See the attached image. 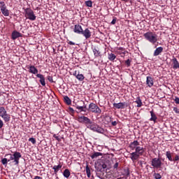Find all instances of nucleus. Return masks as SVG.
Segmentation results:
<instances>
[{
  "label": "nucleus",
  "mask_w": 179,
  "mask_h": 179,
  "mask_svg": "<svg viewBox=\"0 0 179 179\" xmlns=\"http://www.w3.org/2000/svg\"><path fill=\"white\" fill-rule=\"evenodd\" d=\"M145 150H146V148H144L143 147H141L138 145L135 149V152L130 154V159L132 160V162L138 160V159H139L141 156H143Z\"/></svg>",
  "instance_id": "obj_1"
},
{
  "label": "nucleus",
  "mask_w": 179,
  "mask_h": 179,
  "mask_svg": "<svg viewBox=\"0 0 179 179\" xmlns=\"http://www.w3.org/2000/svg\"><path fill=\"white\" fill-rule=\"evenodd\" d=\"M143 37L147 40V41L151 43V44H156V43H157L158 39L156 32L148 31L143 34Z\"/></svg>",
  "instance_id": "obj_2"
},
{
  "label": "nucleus",
  "mask_w": 179,
  "mask_h": 179,
  "mask_svg": "<svg viewBox=\"0 0 179 179\" xmlns=\"http://www.w3.org/2000/svg\"><path fill=\"white\" fill-rule=\"evenodd\" d=\"M6 156H10V159H8V162L13 161V163H14L15 166H19V160H20V158L22 157V154L19 152H15L13 155H6L5 157Z\"/></svg>",
  "instance_id": "obj_3"
},
{
  "label": "nucleus",
  "mask_w": 179,
  "mask_h": 179,
  "mask_svg": "<svg viewBox=\"0 0 179 179\" xmlns=\"http://www.w3.org/2000/svg\"><path fill=\"white\" fill-rule=\"evenodd\" d=\"M108 167V162L107 161H101L98 163V166L95 167L97 173L96 174H101L106 173V169Z\"/></svg>",
  "instance_id": "obj_4"
},
{
  "label": "nucleus",
  "mask_w": 179,
  "mask_h": 179,
  "mask_svg": "<svg viewBox=\"0 0 179 179\" xmlns=\"http://www.w3.org/2000/svg\"><path fill=\"white\" fill-rule=\"evenodd\" d=\"M24 16L26 19H29V20H31L32 22H34L36 19H37V17L34 14V11L31 10L30 8H27L24 9Z\"/></svg>",
  "instance_id": "obj_5"
},
{
  "label": "nucleus",
  "mask_w": 179,
  "mask_h": 179,
  "mask_svg": "<svg viewBox=\"0 0 179 179\" xmlns=\"http://www.w3.org/2000/svg\"><path fill=\"white\" fill-rule=\"evenodd\" d=\"M0 117L3 118L4 122H9L10 121V115L8 114L5 107H0Z\"/></svg>",
  "instance_id": "obj_6"
},
{
  "label": "nucleus",
  "mask_w": 179,
  "mask_h": 179,
  "mask_svg": "<svg viewBox=\"0 0 179 179\" xmlns=\"http://www.w3.org/2000/svg\"><path fill=\"white\" fill-rule=\"evenodd\" d=\"M77 121H78V122H80V124H85L87 128V127H89V125H91V124H92L93 122L89 117L85 115L78 116Z\"/></svg>",
  "instance_id": "obj_7"
},
{
  "label": "nucleus",
  "mask_w": 179,
  "mask_h": 179,
  "mask_svg": "<svg viewBox=\"0 0 179 179\" xmlns=\"http://www.w3.org/2000/svg\"><path fill=\"white\" fill-rule=\"evenodd\" d=\"M87 128L89 129H91V131H93L94 132H97L98 134H104V129L100 127L94 122H92V124H91V125L87 126Z\"/></svg>",
  "instance_id": "obj_8"
},
{
  "label": "nucleus",
  "mask_w": 179,
  "mask_h": 179,
  "mask_svg": "<svg viewBox=\"0 0 179 179\" xmlns=\"http://www.w3.org/2000/svg\"><path fill=\"white\" fill-rule=\"evenodd\" d=\"M151 166H153L154 169H162V166H163V162H162V159L160 157L153 158L151 160Z\"/></svg>",
  "instance_id": "obj_9"
},
{
  "label": "nucleus",
  "mask_w": 179,
  "mask_h": 179,
  "mask_svg": "<svg viewBox=\"0 0 179 179\" xmlns=\"http://www.w3.org/2000/svg\"><path fill=\"white\" fill-rule=\"evenodd\" d=\"M90 113H94L95 114H101V109L96 103H91L88 108Z\"/></svg>",
  "instance_id": "obj_10"
},
{
  "label": "nucleus",
  "mask_w": 179,
  "mask_h": 179,
  "mask_svg": "<svg viewBox=\"0 0 179 179\" xmlns=\"http://www.w3.org/2000/svg\"><path fill=\"white\" fill-rule=\"evenodd\" d=\"M1 12L3 16H9V10L6 8V4L4 1H0Z\"/></svg>",
  "instance_id": "obj_11"
},
{
  "label": "nucleus",
  "mask_w": 179,
  "mask_h": 179,
  "mask_svg": "<svg viewBox=\"0 0 179 179\" xmlns=\"http://www.w3.org/2000/svg\"><path fill=\"white\" fill-rule=\"evenodd\" d=\"M96 175L100 179H113V175L107 173L106 171L102 173H96Z\"/></svg>",
  "instance_id": "obj_12"
},
{
  "label": "nucleus",
  "mask_w": 179,
  "mask_h": 179,
  "mask_svg": "<svg viewBox=\"0 0 179 179\" xmlns=\"http://www.w3.org/2000/svg\"><path fill=\"white\" fill-rule=\"evenodd\" d=\"M81 34L85 36V38H86V40L92 37V31L89 30V28H87L85 30L83 29V32H81Z\"/></svg>",
  "instance_id": "obj_13"
},
{
  "label": "nucleus",
  "mask_w": 179,
  "mask_h": 179,
  "mask_svg": "<svg viewBox=\"0 0 179 179\" xmlns=\"http://www.w3.org/2000/svg\"><path fill=\"white\" fill-rule=\"evenodd\" d=\"M73 31L76 34H82V32L83 31V28L82 27V25L79 24H76L74 26Z\"/></svg>",
  "instance_id": "obj_14"
},
{
  "label": "nucleus",
  "mask_w": 179,
  "mask_h": 179,
  "mask_svg": "<svg viewBox=\"0 0 179 179\" xmlns=\"http://www.w3.org/2000/svg\"><path fill=\"white\" fill-rule=\"evenodd\" d=\"M113 107H115V108H125V107H128V103H127V102H120L118 103H113Z\"/></svg>",
  "instance_id": "obj_15"
},
{
  "label": "nucleus",
  "mask_w": 179,
  "mask_h": 179,
  "mask_svg": "<svg viewBox=\"0 0 179 179\" xmlns=\"http://www.w3.org/2000/svg\"><path fill=\"white\" fill-rule=\"evenodd\" d=\"M27 69H29L28 72H29V73H32L33 75L38 74V69H37V68L33 65L28 66Z\"/></svg>",
  "instance_id": "obj_16"
},
{
  "label": "nucleus",
  "mask_w": 179,
  "mask_h": 179,
  "mask_svg": "<svg viewBox=\"0 0 179 179\" xmlns=\"http://www.w3.org/2000/svg\"><path fill=\"white\" fill-rule=\"evenodd\" d=\"M139 146V141H134L133 142L130 143L129 148L131 150H136V148Z\"/></svg>",
  "instance_id": "obj_17"
},
{
  "label": "nucleus",
  "mask_w": 179,
  "mask_h": 179,
  "mask_svg": "<svg viewBox=\"0 0 179 179\" xmlns=\"http://www.w3.org/2000/svg\"><path fill=\"white\" fill-rule=\"evenodd\" d=\"M22 35L20 32L17 31H13L11 34L12 40H16V38H19V37H22Z\"/></svg>",
  "instance_id": "obj_18"
},
{
  "label": "nucleus",
  "mask_w": 179,
  "mask_h": 179,
  "mask_svg": "<svg viewBox=\"0 0 179 179\" xmlns=\"http://www.w3.org/2000/svg\"><path fill=\"white\" fill-rule=\"evenodd\" d=\"M36 78H38L39 82L42 86H45V77L43 74H37Z\"/></svg>",
  "instance_id": "obj_19"
},
{
  "label": "nucleus",
  "mask_w": 179,
  "mask_h": 179,
  "mask_svg": "<svg viewBox=\"0 0 179 179\" xmlns=\"http://www.w3.org/2000/svg\"><path fill=\"white\" fill-rule=\"evenodd\" d=\"M146 85L148 86V87H152L154 85L153 78H152L151 76H147Z\"/></svg>",
  "instance_id": "obj_20"
},
{
  "label": "nucleus",
  "mask_w": 179,
  "mask_h": 179,
  "mask_svg": "<svg viewBox=\"0 0 179 179\" xmlns=\"http://www.w3.org/2000/svg\"><path fill=\"white\" fill-rule=\"evenodd\" d=\"M162 52H163V47H158L154 51L153 56L157 57V56L160 55V54H162Z\"/></svg>",
  "instance_id": "obj_21"
},
{
  "label": "nucleus",
  "mask_w": 179,
  "mask_h": 179,
  "mask_svg": "<svg viewBox=\"0 0 179 179\" xmlns=\"http://www.w3.org/2000/svg\"><path fill=\"white\" fill-rule=\"evenodd\" d=\"M92 51H93L94 55L96 58H97L99 57H101V52L99 50V48H92Z\"/></svg>",
  "instance_id": "obj_22"
},
{
  "label": "nucleus",
  "mask_w": 179,
  "mask_h": 179,
  "mask_svg": "<svg viewBox=\"0 0 179 179\" xmlns=\"http://www.w3.org/2000/svg\"><path fill=\"white\" fill-rule=\"evenodd\" d=\"M76 110H76V113H82V112L86 113V110H85V108H86V106H80L79 105H76Z\"/></svg>",
  "instance_id": "obj_23"
},
{
  "label": "nucleus",
  "mask_w": 179,
  "mask_h": 179,
  "mask_svg": "<svg viewBox=\"0 0 179 179\" xmlns=\"http://www.w3.org/2000/svg\"><path fill=\"white\" fill-rule=\"evenodd\" d=\"M151 117L150 118V121H153L154 124H156V121L157 120V116H156V114H155V112H153V110L150 112Z\"/></svg>",
  "instance_id": "obj_24"
},
{
  "label": "nucleus",
  "mask_w": 179,
  "mask_h": 179,
  "mask_svg": "<svg viewBox=\"0 0 179 179\" xmlns=\"http://www.w3.org/2000/svg\"><path fill=\"white\" fill-rule=\"evenodd\" d=\"M99 156H103V153L101 152H94L91 156V159H92V160H94V159H97L99 157Z\"/></svg>",
  "instance_id": "obj_25"
},
{
  "label": "nucleus",
  "mask_w": 179,
  "mask_h": 179,
  "mask_svg": "<svg viewBox=\"0 0 179 179\" xmlns=\"http://www.w3.org/2000/svg\"><path fill=\"white\" fill-rule=\"evenodd\" d=\"M134 103H136L137 107L138 108L142 107V106H143V104L142 103V99H141V96H138Z\"/></svg>",
  "instance_id": "obj_26"
},
{
  "label": "nucleus",
  "mask_w": 179,
  "mask_h": 179,
  "mask_svg": "<svg viewBox=\"0 0 179 179\" xmlns=\"http://www.w3.org/2000/svg\"><path fill=\"white\" fill-rule=\"evenodd\" d=\"M54 171H55V174H57V173H58V171H59V169H62V165L59 164V165H55L52 167Z\"/></svg>",
  "instance_id": "obj_27"
},
{
  "label": "nucleus",
  "mask_w": 179,
  "mask_h": 179,
  "mask_svg": "<svg viewBox=\"0 0 179 179\" xmlns=\"http://www.w3.org/2000/svg\"><path fill=\"white\" fill-rule=\"evenodd\" d=\"M63 176L66 178H69L71 176V171H69V169H65L63 172Z\"/></svg>",
  "instance_id": "obj_28"
},
{
  "label": "nucleus",
  "mask_w": 179,
  "mask_h": 179,
  "mask_svg": "<svg viewBox=\"0 0 179 179\" xmlns=\"http://www.w3.org/2000/svg\"><path fill=\"white\" fill-rule=\"evenodd\" d=\"M76 79H78V80H79L80 82H83V80H85V76H83V74L79 73L78 71Z\"/></svg>",
  "instance_id": "obj_29"
},
{
  "label": "nucleus",
  "mask_w": 179,
  "mask_h": 179,
  "mask_svg": "<svg viewBox=\"0 0 179 179\" xmlns=\"http://www.w3.org/2000/svg\"><path fill=\"white\" fill-rule=\"evenodd\" d=\"M108 58L109 61H114L117 58V56L114 55L113 53H108Z\"/></svg>",
  "instance_id": "obj_30"
},
{
  "label": "nucleus",
  "mask_w": 179,
  "mask_h": 179,
  "mask_svg": "<svg viewBox=\"0 0 179 179\" xmlns=\"http://www.w3.org/2000/svg\"><path fill=\"white\" fill-rule=\"evenodd\" d=\"M166 156L168 158V160L169 162H173V157L171 156V152L170 151H166Z\"/></svg>",
  "instance_id": "obj_31"
},
{
  "label": "nucleus",
  "mask_w": 179,
  "mask_h": 179,
  "mask_svg": "<svg viewBox=\"0 0 179 179\" xmlns=\"http://www.w3.org/2000/svg\"><path fill=\"white\" fill-rule=\"evenodd\" d=\"M129 169H124V173H122V176H124L126 178H128V177L130 176Z\"/></svg>",
  "instance_id": "obj_32"
},
{
  "label": "nucleus",
  "mask_w": 179,
  "mask_h": 179,
  "mask_svg": "<svg viewBox=\"0 0 179 179\" xmlns=\"http://www.w3.org/2000/svg\"><path fill=\"white\" fill-rule=\"evenodd\" d=\"M64 99V101L68 104V106L72 103V101L69 97H68V96H65Z\"/></svg>",
  "instance_id": "obj_33"
},
{
  "label": "nucleus",
  "mask_w": 179,
  "mask_h": 179,
  "mask_svg": "<svg viewBox=\"0 0 179 179\" xmlns=\"http://www.w3.org/2000/svg\"><path fill=\"white\" fill-rule=\"evenodd\" d=\"M86 174H87V177L88 178H90L91 173H90V168H89V165L86 166Z\"/></svg>",
  "instance_id": "obj_34"
},
{
  "label": "nucleus",
  "mask_w": 179,
  "mask_h": 179,
  "mask_svg": "<svg viewBox=\"0 0 179 179\" xmlns=\"http://www.w3.org/2000/svg\"><path fill=\"white\" fill-rule=\"evenodd\" d=\"M86 6H88V8H92L93 6V2L92 1H85Z\"/></svg>",
  "instance_id": "obj_35"
},
{
  "label": "nucleus",
  "mask_w": 179,
  "mask_h": 179,
  "mask_svg": "<svg viewBox=\"0 0 179 179\" xmlns=\"http://www.w3.org/2000/svg\"><path fill=\"white\" fill-rule=\"evenodd\" d=\"M8 162H9V161L6 158H3V159H1V163L3 166H7L8 165Z\"/></svg>",
  "instance_id": "obj_36"
},
{
  "label": "nucleus",
  "mask_w": 179,
  "mask_h": 179,
  "mask_svg": "<svg viewBox=\"0 0 179 179\" xmlns=\"http://www.w3.org/2000/svg\"><path fill=\"white\" fill-rule=\"evenodd\" d=\"M153 177H154V178H155V179H161V178H162V175H160V173H155L153 174Z\"/></svg>",
  "instance_id": "obj_37"
},
{
  "label": "nucleus",
  "mask_w": 179,
  "mask_h": 179,
  "mask_svg": "<svg viewBox=\"0 0 179 179\" xmlns=\"http://www.w3.org/2000/svg\"><path fill=\"white\" fill-rule=\"evenodd\" d=\"M29 141L31 142L33 145H36V138H30L29 139Z\"/></svg>",
  "instance_id": "obj_38"
},
{
  "label": "nucleus",
  "mask_w": 179,
  "mask_h": 179,
  "mask_svg": "<svg viewBox=\"0 0 179 179\" xmlns=\"http://www.w3.org/2000/svg\"><path fill=\"white\" fill-rule=\"evenodd\" d=\"M48 80H49L50 83H54V80L52 79V76H48Z\"/></svg>",
  "instance_id": "obj_39"
},
{
  "label": "nucleus",
  "mask_w": 179,
  "mask_h": 179,
  "mask_svg": "<svg viewBox=\"0 0 179 179\" xmlns=\"http://www.w3.org/2000/svg\"><path fill=\"white\" fill-rule=\"evenodd\" d=\"M118 166H120V163L119 162H115V164L113 165V169L115 170H117L118 169Z\"/></svg>",
  "instance_id": "obj_40"
},
{
  "label": "nucleus",
  "mask_w": 179,
  "mask_h": 179,
  "mask_svg": "<svg viewBox=\"0 0 179 179\" xmlns=\"http://www.w3.org/2000/svg\"><path fill=\"white\" fill-rule=\"evenodd\" d=\"M125 64L126 65H127V66H131V60L128 59L127 60L125 61Z\"/></svg>",
  "instance_id": "obj_41"
},
{
  "label": "nucleus",
  "mask_w": 179,
  "mask_h": 179,
  "mask_svg": "<svg viewBox=\"0 0 179 179\" xmlns=\"http://www.w3.org/2000/svg\"><path fill=\"white\" fill-rule=\"evenodd\" d=\"M53 138H55V139H56V141H58V142H61V138H59V137H58L57 136V134H54Z\"/></svg>",
  "instance_id": "obj_42"
},
{
  "label": "nucleus",
  "mask_w": 179,
  "mask_h": 179,
  "mask_svg": "<svg viewBox=\"0 0 179 179\" xmlns=\"http://www.w3.org/2000/svg\"><path fill=\"white\" fill-rule=\"evenodd\" d=\"M110 23L111 24H115V23H117V17H113V19Z\"/></svg>",
  "instance_id": "obj_43"
},
{
  "label": "nucleus",
  "mask_w": 179,
  "mask_h": 179,
  "mask_svg": "<svg viewBox=\"0 0 179 179\" xmlns=\"http://www.w3.org/2000/svg\"><path fill=\"white\" fill-rule=\"evenodd\" d=\"M3 128V120L0 118V129H2Z\"/></svg>",
  "instance_id": "obj_44"
},
{
  "label": "nucleus",
  "mask_w": 179,
  "mask_h": 179,
  "mask_svg": "<svg viewBox=\"0 0 179 179\" xmlns=\"http://www.w3.org/2000/svg\"><path fill=\"white\" fill-rule=\"evenodd\" d=\"M174 101H175L176 104H179V98H178V96H175Z\"/></svg>",
  "instance_id": "obj_45"
},
{
  "label": "nucleus",
  "mask_w": 179,
  "mask_h": 179,
  "mask_svg": "<svg viewBox=\"0 0 179 179\" xmlns=\"http://www.w3.org/2000/svg\"><path fill=\"white\" fill-rule=\"evenodd\" d=\"M179 160V156L178 155H176L174 159H173V162H178Z\"/></svg>",
  "instance_id": "obj_46"
},
{
  "label": "nucleus",
  "mask_w": 179,
  "mask_h": 179,
  "mask_svg": "<svg viewBox=\"0 0 179 179\" xmlns=\"http://www.w3.org/2000/svg\"><path fill=\"white\" fill-rule=\"evenodd\" d=\"M173 111L176 113V114H179V109L177 107H174L173 108Z\"/></svg>",
  "instance_id": "obj_47"
},
{
  "label": "nucleus",
  "mask_w": 179,
  "mask_h": 179,
  "mask_svg": "<svg viewBox=\"0 0 179 179\" xmlns=\"http://www.w3.org/2000/svg\"><path fill=\"white\" fill-rule=\"evenodd\" d=\"M117 121L112 122V123H111V124L113 125V127L117 126Z\"/></svg>",
  "instance_id": "obj_48"
},
{
  "label": "nucleus",
  "mask_w": 179,
  "mask_h": 179,
  "mask_svg": "<svg viewBox=\"0 0 179 179\" xmlns=\"http://www.w3.org/2000/svg\"><path fill=\"white\" fill-rule=\"evenodd\" d=\"M78 73H79V71L78 72V71H76L73 73V76H76V78H77Z\"/></svg>",
  "instance_id": "obj_49"
},
{
  "label": "nucleus",
  "mask_w": 179,
  "mask_h": 179,
  "mask_svg": "<svg viewBox=\"0 0 179 179\" xmlns=\"http://www.w3.org/2000/svg\"><path fill=\"white\" fill-rule=\"evenodd\" d=\"M68 44H69V45H75V43L72 42V41H69Z\"/></svg>",
  "instance_id": "obj_50"
},
{
  "label": "nucleus",
  "mask_w": 179,
  "mask_h": 179,
  "mask_svg": "<svg viewBox=\"0 0 179 179\" xmlns=\"http://www.w3.org/2000/svg\"><path fill=\"white\" fill-rule=\"evenodd\" d=\"M34 179H43L41 176H34Z\"/></svg>",
  "instance_id": "obj_51"
},
{
  "label": "nucleus",
  "mask_w": 179,
  "mask_h": 179,
  "mask_svg": "<svg viewBox=\"0 0 179 179\" xmlns=\"http://www.w3.org/2000/svg\"><path fill=\"white\" fill-rule=\"evenodd\" d=\"M123 2H129V0H121Z\"/></svg>",
  "instance_id": "obj_52"
},
{
  "label": "nucleus",
  "mask_w": 179,
  "mask_h": 179,
  "mask_svg": "<svg viewBox=\"0 0 179 179\" xmlns=\"http://www.w3.org/2000/svg\"><path fill=\"white\" fill-rule=\"evenodd\" d=\"M70 111H73V108H69Z\"/></svg>",
  "instance_id": "obj_53"
},
{
  "label": "nucleus",
  "mask_w": 179,
  "mask_h": 179,
  "mask_svg": "<svg viewBox=\"0 0 179 179\" xmlns=\"http://www.w3.org/2000/svg\"><path fill=\"white\" fill-rule=\"evenodd\" d=\"M81 101V103H83V106H85V101Z\"/></svg>",
  "instance_id": "obj_54"
}]
</instances>
